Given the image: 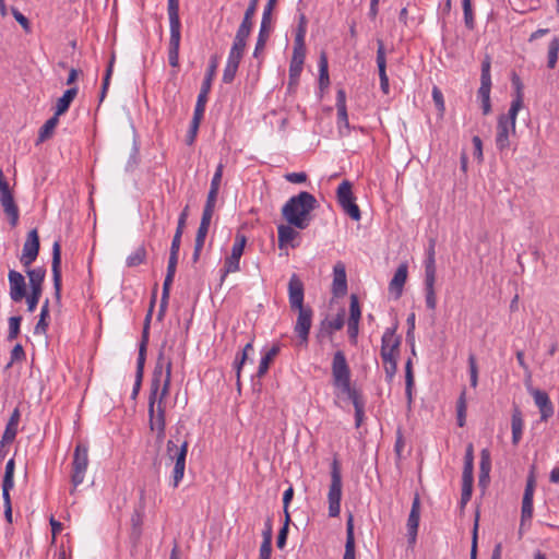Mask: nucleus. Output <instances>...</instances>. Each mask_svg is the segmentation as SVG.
I'll return each mask as SVG.
<instances>
[{
  "mask_svg": "<svg viewBox=\"0 0 559 559\" xmlns=\"http://www.w3.org/2000/svg\"><path fill=\"white\" fill-rule=\"evenodd\" d=\"M319 206L313 194L301 191L292 197L282 207V215L296 228L306 229L311 222V212Z\"/></svg>",
  "mask_w": 559,
  "mask_h": 559,
  "instance_id": "f257e3e1",
  "label": "nucleus"
},
{
  "mask_svg": "<svg viewBox=\"0 0 559 559\" xmlns=\"http://www.w3.org/2000/svg\"><path fill=\"white\" fill-rule=\"evenodd\" d=\"M166 350V343H163L152 374L150 390V393H159L162 391V396L169 394L171 381L173 361Z\"/></svg>",
  "mask_w": 559,
  "mask_h": 559,
  "instance_id": "f03ea898",
  "label": "nucleus"
},
{
  "mask_svg": "<svg viewBox=\"0 0 559 559\" xmlns=\"http://www.w3.org/2000/svg\"><path fill=\"white\" fill-rule=\"evenodd\" d=\"M170 37L168 45V62L173 68L179 66V48L181 39V23L179 17V0H168L167 5Z\"/></svg>",
  "mask_w": 559,
  "mask_h": 559,
  "instance_id": "7ed1b4c3",
  "label": "nucleus"
},
{
  "mask_svg": "<svg viewBox=\"0 0 559 559\" xmlns=\"http://www.w3.org/2000/svg\"><path fill=\"white\" fill-rule=\"evenodd\" d=\"M155 287H157V285H155ZM155 299H156V288H154L152 300L150 304V309L145 316L141 342H140V346H139L135 381H134V385H133V390H132V394H131V397L133 400L136 399V396L140 392L141 385H142V380H143V374H144V366H145V360H146V349H147V344H148L150 323H151V319H152L153 308L155 305Z\"/></svg>",
  "mask_w": 559,
  "mask_h": 559,
  "instance_id": "20e7f679",
  "label": "nucleus"
},
{
  "mask_svg": "<svg viewBox=\"0 0 559 559\" xmlns=\"http://www.w3.org/2000/svg\"><path fill=\"white\" fill-rule=\"evenodd\" d=\"M342 474L338 461L335 459L331 465V484L328 493L329 515L335 518L341 512Z\"/></svg>",
  "mask_w": 559,
  "mask_h": 559,
  "instance_id": "39448f33",
  "label": "nucleus"
},
{
  "mask_svg": "<svg viewBox=\"0 0 559 559\" xmlns=\"http://www.w3.org/2000/svg\"><path fill=\"white\" fill-rule=\"evenodd\" d=\"M88 466V447L82 442H79L74 449L73 461H72V474L71 483L72 489L70 493L73 495L76 487L84 480L85 473Z\"/></svg>",
  "mask_w": 559,
  "mask_h": 559,
  "instance_id": "423d86ee",
  "label": "nucleus"
},
{
  "mask_svg": "<svg viewBox=\"0 0 559 559\" xmlns=\"http://www.w3.org/2000/svg\"><path fill=\"white\" fill-rule=\"evenodd\" d=\"M336 198L338 204L342 206L343 211L354 221H359L361 217L360 210L355 202V197L353 194V185L348 180H343L337 190Z\"/></svg>",
  "mask_w": 559,
  "mask_h": 559,
  "instance_id": "0eeeda50",
  "label": "nucleus"
},
{
  "mask_svg": "<svg viewBox=\"0 0 559 559\" xmlns=\"http://www.w3.org/2000/svg\"><path fill=\"white\" fill-rule=\"evenodd\" d=\"M331 370L333 385L337 389L342 386L347 388L348 383H350L352 372L343 350H337L334 353Z\"/></svg>",
  "mask_w": 559,
  "mask_h": 559,
  "instance_id": "6e6552de",
  "label": "nucleus"
},
{
  "mask_svg": "<svg viewBox=\"0 0 559 559\" xmlns=\"http://www.w3.org/2000/svg\"><path fill=\"white\" fill-rule=\"evenodd\" d=\"M436 258L426 257L425 261V301L429 310H435L437 307V297L435 292L436 283Z\"/></svg>",
  "mask_w": 559,
  "mask_h": 559,
  "instance_id": "1a4fd4ad",
  "label": "nucleus"
},
{
  "mask_svg": "<svg viewBox=\"0 0 559 559\" xmlns=\"http://www.w3.org/2000/svg\"><path fill=\"white\" fill-rule=\"evenodd\" d=\"M168 395L162 396L159 393H150L148 396V425L150 426H166V403L165 400Z\"/></svg>",
  "mask_w": 559,
  "mask_h": 559,
  "instance_id": "9d476101",
  "label": "nucleus"
},
{
  "mask_svg": "<svg viewBox=\"0 0 559 559\" xmlns=\"http://www.w3.org/2000/svg\"><path fill=\"white\" fill-rule=\"evenodd\" d=\"M40 249V241L36 228L28 231L26 240L23 245L22 255L20 262L24 267H29L31 264L37 259Z\"/></svg>",
  "mask_w": 559,
  "mask_h": 559,
  "instance_id": "9b49d317",
  "label": "nucleus"
},
{
  "mask_svg": "<svg viewBox=\"0 0 559 559\" xmlns=\"http://www.w3.org/2000/svg\"><path fill=\"white\" fill-rule=\"evenodd\" d=\"M534 469L535 466H532L531 473L526 479V486L522 500L521 526H523L525 522L530 521L533 516V496L536 486Z\"/></svg>",
  "mask_w": 559,
  "mask_h": 559,
  "instance_id": "f8f14e48",
  "label": "nucleus"
},
{
  "mask_svg": "<svg viewBox=\"0 0 559 559\" xmlns=\"http://www.w3.org/2000/svg\"><path fill=\"white\" fill-rule=\"evenodd\" d=\"M381 342L380 355L383 364L386 365L391 364V361H396L394 353L399 349L401 340L399 336H395V328L386 329L382 335Z\"/></svg>",
  "mask_w": 559,
  "mask_h": 559,
  "instance_id": "ddd939ff",
  "label": "nucleus"
},
{
  "mask_svg": "<svg viewBox=\"0 0 559 559\" xmlns=\"http://www.w3.org/2000/svg\"><path fill=\"white\" fill-rule=\"evenodd\" d=\"M247 242V237L242 234H237L235 243L231 248V253L225 259L224 262V275L239 271L240 258L243 253V249Z\"/></svg>",
  "mask_w": 559,
  "mask_h": 559,
  "instance_id": "4468645a",
  "label": "nucleus"
},
{
  "mask_svg": "<svg viewBox=\"0 0 559 559\" xmlns=\"http://www.w3.org/2000/svg\"><path fill=\"white\" fill-rule=\"evenodd\" d=\"M298 318L295 324V332L297 333L300 344L307 345L309 332L312 323V309L310 307L298 308Z\"/></svg>",
  "mask_w": 559,
  "mask_h": 559,
  "instance_id": "2eb2a0df",
  "label": "nucleus"
},
{
  "mask_svg": "<svg viewBox=\"0 0 559 559\" xmlns=\"http://www.w3.org/2000/svg\"><path fill=\"white\" fill-rule=\"evenodd\" d=\"M52 281L55 288V297L59 302L61 299V245L59 241H55L52 246V261H51Z\"/></svg>",
  "mask_w": 559,
  "mask_h": 559,
  "instance_id": "dca6fc26",
  "label": "nucleus"
},
{
  "mask_svg": "<svg viewBox=\"0 0 559 559\" xmlns=\"http://www.w3.org/2000/svg\"><path fill=\"white\" fill-rule=\"evenodd\" d=\"M305 297L304 283L297 274H293L288 282V300L292 310L302 308Z\"/></svg>",
  "mask_w": 559,
  "mask_h": 559,
  "instance_id": "f3484780",
  "label": "nucleus"
},
{
  "mask_svg": "<svg viewBox=\"0 0 559 559\" xmlns=\"http://www.w3.org/2000/svg\"><path fill=\"white\" fill-rule=\"evenodd\" d=\"M10 285V298L14 302H20L26 297V283L24 276L15 271L10 270L8 274Z\"/></svg>",
  "mask_w": 559,
  "mask_h": 559,
  "instance_id": "a211bd4d",
  "label": "nucleus"
},
{
  "mask_svg": "<svg viewBox=\"0 0 559 559\" xmlns=\"http://www.w3.org/2000/svg\"><path fill=\"white\" fill-rule=\"evenodd\" d=\"M419 519H420V499H419V496L416 493L413 499L412 509H411L408 520H407V535H408V543L411 545H414L416 543L417 532H418V526H419Z\"/></svg>",
  "mask_w": 559,
  "mask_h": 559,
  "instance_id": "6ab92c4d",
  "label": "nucleus"
},
{
  "mask_svg": "<svg viewBox=\"0 0 559 559\" xmlns=\"http://www.w3.org/2000/svg\"><path fill=\"white\" fill-rule=\"evenodd\" d=\"M377 44V66L380 79V88L383 92V94L388 95L390 93V84L386 74L385 48L382 39H378Z\"/></svg>",
  "mask_w": 559,
  "mask_h": 559,
  "instance_id": "aec40b11",
  "label": "nucleus"
},
{
  "mask_svg": "<svg viewBox=\"0 0 559 559\" xmlns=\"http://www.w3.org/2000/svg\"><path fill=\"white\" fill-rule=\"evenodd\" d=\"M530 393L539 408L540 419L547 421L554 415V406L548 394L539 389H531Z\"/></svg>",
  "mask_w": 559,
  "mask_h": 559,
  "instance_id": "412c9836",
  "label": "nucleus"
},
{
  "mask_svg": "<svg viewBox=\"0 0 559 559\" xmlns=\"http://www.w3.org/2000/svg\"><path fill=\"white\" fill-rule=\"evenodd\" d=\"M407 263H401L396 269L392 280L390 281L389 292L394 296L395 299H399L403 294L404 285L407 280Z\"/></svg>",
  "mask_w": 559,
  "mask_h": 559,
  "instance_id": "4be33fe9",
  "label": "nucleus"
},
{
  "mask_svg": "<svg viewBox=\"0 0 559 559\" xmlns=\"http://www.w3.org/2000/svg\"><path fill=\"white\" fill-rule=\"evenodd\" d=\"M188 447H189L188 441H183L180 444L179 450L177 451L175 466H174V471H173V487L174 488H177L183 478Z\"/></svg>",
  "mask_w": 559,
  "mask_h": 559,
  "instance_id": "5701e85b",
  "label": "nucleus"
},
{
  "mask_svg": "<svg viewBox=\"0 0 559 559\" xmlns=\"http://www.w3.org/2000/svg\"><path fill=\"white\" fill-rule=\"evenodd\" d=\"M332 293L335 297H342L347 293V280L345 265L337 262L333 269Z\"/></svg>",
  "mask_w": 559,
  "mask_h": 559,
  "instance_id": "b1692460",
  "label": "nucleus"
},
{
  "mask_svg": "<svg viewBox=\"0 0 559 559\" xmlns=\"http://www.w3.org/2000/svg\"><path fill=\"white\" fill-rule=\"evenodd\" d=\"M490 471H491L490 451L488 449H483L480 452L479 475H478V486L483 490H485L489 485Z\"/></svg>",
  "mask_w": 559,
  "mask_h": 559,
  "instance_id": "393cba45",
  "label": "nucleus"
},
{
  "mask_svg": "<svg viewBox=\"0 0 559 559\" xmlns=\"http://www.w3.org/2000/svg\"><path fill=\"white\" fill-rule=\"evenodd\" d=\"M0 203L3 207V212L9 218L11 227H15L19 223V207L14 201L13 194L0 197Z\"/></svg>",
  "mask_w": 559,
  "mask_h": 559,
  "instance_id": "a878e982",
  "label": "nucleus"
},
{
  "mask_svg": "<svg viewBox=\"0 0 559 559\" xmlns=\"http://www.w3.org/2000/svg\"><path fill=\"white\" fill-rule=\"evenodd\" d=\"M20 411L17 408H15L10 418H9V421L5 426V430L2 435V439H1V445H4L7 443H11L14 441L15 437H16V433H17V425H19V421H20Z\"/></svg>",
  "mask_w": 559,
  "mask_h": 559,
  "instance_id": "bb28decb",
  "label": "nucleus"
},
{
  "mask_svg": "<svg viewBox=\"0 0 559 559\" xmlns=\"http://www.w3.org/2000/svg\"><path fill=\"white\" fill-rule=\"evenodd\" d=\"M343 559H356L355 557V535H354V518L349 513L346 521V543Z\"/></svg>",
  "mask_w": 559,
  "mask_h": 559,
  "instance_id": "cd10ccee",
  "label": "nucleus"
},
{
  "mask_svg": "<svg viewBox=\"0 0 559 559\" xmlns=\"http://www.w3.org/2000/svg\"><path fill=\"white\" fill-rule=\"evenodd\" d=\"M511 132V124L498 120L496 133V147L498 151L503 152L504 150L509 148V135Z\"/></svg>",
  "mask_w": 559,
  "mask_h": 559,
  "instance_id": "c85d7f7f",
  "label": "nucleus"
},
{
  "mask_svg": "<svg viewBox=\"0 0 559 559\" xmlns=\"http://www.w3.org/2000/svg\"><path fill=\"white\" fill-rule=\"evenodd\" d=\"M277 236H278V247L280 249H283L287 245H290L293 248L296 247V245L293 242L296 237L298 236V231L294 229V226L292 225H280L277 227Z\"/></svg>",
  "mask_w": 559,
  "mask_h": 559,
  "instance_id": "c756f323",
  "label": "nucleus"
},
{
  "mask_svg": "<svg viewBox=\"0 0 559 559\" xmlns=\"http://www.w3.org/2000/svg\"><path fill=\"white\" fill-rule=\"evenodd\" d=\"M522 106H523V99H521V97H514L513 100L511 102V106L509 108L508 114L500 115L498 118V120L503 121L508 124H511L512 133L515 132L516 116H518V112L520 111V109L522 108Z\"/></svg>",
  "mask_w": 559,
  "mask_h": 559,
  "instance_id": "7c9ffc66",
  "label": "nucleus"
},
{
  "mask_svg": "<svg viewBox=\"0 0 559 559\" xmlns=\"http://www.w3.org/2000/svg\"><path fill=\"white\" fill-rule=\"evenodd\" d=\"M78 87H71L63 93V95L57 100L55 111L56 116H61L68 111L71 103L78 95Z\"/></svg>",
  "mask_w": 559,
  "mask_h": 559,
  "instance_id": "2f4dec72",
  "label": "nucleus"
},
{
  "mask_svg": "<svg viewBox=\"0 0 559 559\" xmlns=\"http://www.w3.org/2000/svg\"><path fill=\"white\" fill-rule=\"evenodd\" d=\"M523 426H524V423H523V418H522V413L518 407H515L513 409L512 418H511L512 443L514 445H516L522 438Z\"/></svg>",
  "mask_w": 559,
  "mask_h": 559,
  "instance_id": "473e14b6",
  "label": "nucleus"
},
{
  "mask_svg": "<svg viewBox=\"0 0 559 559\" xmlns=\"http://www.w3.org/2000/svg\"><path fill=\"white\" fill-rule=\"evenodd\" d=\"M336 109H337V122L344 124L346 128L349 127L348 115L346 108V94L344 90H338L336 93Z\"/></svg>",
  "mask_w": 559,
  "mask_h": 559,
  "instance_id": "72a5a7b5",
  "label": "nucleus"
},
{
  "mask_svg": "<svg viewBox=\"0 0 559 559\" xmlns=\"http://www.w3.org/2000/svg\"><path fill=\"white\" fill-rule=\"evenodd\" d=\"M490 91L491 83L480 82V86L477 91V97L480 100L481 110L485 116L491 112Z\"/></svg>",
  "mask_w": 559,
  "mask_h": 559,
  "instance_id": "f704fd0d",
  "label": "nucleus"
},
{
  "mask_svg": "<svg viewBox=\"0 0 559 559\" xmlns=\"http://www.w3.org/2000/svg\"><path fill=\"white\" fill-rule=\"evenodd\" d=\"M271 26H272L271 22L263 21V20L261 21L260 31H259L254 52H253V56L255 58L259 57V53L261 51H263V49L266 45V41H267V39L270 37V33H271Z\"/></svg>",
  "mask_w": 559,
  "mask_h": 559,
  "instance_id": "c9c22d12",
  "label": "nucleus"
},
{
  "mask_svg": "<svg viewBox=\"0 0 559 559\" xmlns=\"http://www.w3.org/2000/svg\"><path fill=\"white\" fill-rule=\"evenodd\" d=\"M413 388H414L413 362H412V359L409 358L405 364V395H406L408 408L412 407V403H413Z\"/></svg>",
  "mask_w": 559,
  "mask_h": 559,
  "instance_id": "e433bc0d",
  "label": "nucleus"
},
{
  "mask_svg": "<svg viewBox=\"0 0 559 559\" xmlns=\"http://www.w3.org/2000/svg\"><path fill=\"white\" fill-rule=\"evenodd\" d=\"M280 353V346L278 345H273L264 355L263 357L261 358V361H260V365H259V368H258V371H257V376L259 378L263 377L269 368H270V365L271 362L274 360V358L278 355Z\"/></svg>",
  "mask_w": 559,
  "mask_h": 559,
  "instance_id": "4c0bfd02",
  "label": "nucleus"
},
{
  "mask_svg": "<svg viewBox=\"0 0 559 559\" xmlns=\"http://www.w3.org/2000/svg\"><path fill=\"white\" fill-rule=\"evenodd\" d=\"M26 269V274L29 280L31 288H43V284L46 277V269L43 266L35 267V269Z\"/></svg>",
  "mask_w": 559,
  "mask_h": 559,
  "instance_id": "58836bf2",
  "label": "nucleus"
},
{
  "mask_svg": "<svg viewBox=\"0 0 559 559\" xmlns=\"http://www.w3.org/2000/svg\"><path fill=\"white\" fill-rule=\"evenodd\" d=\"M58 122H59V116H56V114H55L39 129L37 142L41 143V142H45L46 140H48L53 134L55 128L57 127Z\"/></svg>",
  "mask_w": 559,
  "mask_h": 559,
  "instance_id": "ea45409f",
  "label": "nucleus"
},
{
  "mask_svg": "<svg viewBox=\"0 0 559 559\" xmlns=\"http://www.w3.org/2000/svg\"><path fill=\"white\" fill-rule=\"evenodd\" d=\"M330 84L329 63L325 52L320 55L319 59V86L321 90L326 88Z\"/></svg>",
  "mask_w": 559,
  "mask_h": 559,
  "instance_id": "a19ab883",
  "label": "nucleus"
},
{
  "mask_svg": "<svg viewBox=\"0 0 559 559\" xmlns=\"http://www.w3.org/2000/svg\"><path fill=\"white\" fill-rule=\"evenodd\" d=\"M115 61H116V56L112 52L111 57H110V60L108 62V66H107L104 79H103L102 90H100V94H99V103H102L105 99L106 95H107V92H108V88H109V84H110V80H111V75H112V72H114Z\"/></svg>",
  "mask_w": 559,
  "mask_h": 559,
  "instance_id": "79ce46f5",
  "label": "nucleus"
},
{
  "mask_svg": "<svg viewBox=\"0 0 559 559\" xmlns=\"http://www.w3.org/2000/svg\"><path fill=\"white\" fill-rule=\"evenodd\" d=\"M14 468L15 463L13 459H10L7 462L5 465V472L2 480V491L7 493V491H10L14 486Z\"/></svg>",
  "mask_w": 559,
  "mask_h": 559,
  "instance_id": "37998d69",
  "label": "nucleus"
},
{
  "mask_svg": "<svg viewBox=\"0 0 559 559\" xmlns=\"http://www.w3.org/2000/svg\"><path fill=\"white\" fill-rule=\"evenodd\" d=\"M474 476L462 475L461 508H464L471 500L473 492Z\"/></svg>",
  "mask_w": 559,
  "mask_h": 559,
  "instance_id": "c03bdc74",
  "label": "nucleus"
},
{
  "mask_svg": "<svg viewBox=\"0 0 559 559\" xmlns=\"http://www.w3.org/2000/svg\"><path fill=\"white\" fill-rule=\"evenodd\" d=\"M143 514L135 510L131 516V539L136 543L142 534Z\"/></svg>",
  "mask_w": 559,
  "mask_h": 559,
  "instance_id": "a18cd8bd",
  "label": "nucleus"
},
{
  "mask_svg": "<svg viewBox=\"0 0 559 559\" xmlns=\"http://www.w3.org/2000/svg\"><path fill=\"white\" fill-rule=\"evenodd\" d=\"M305 52H293V57L289 64L290 76H300L305 62Z\"/></svg>",
  "mask_w": 559,
  "mask_h": 559,
  "instance_id": "49530a36",
  "label": "nucleus"
},
{
  "mask_svg": "<svg viewBox=\"0 0 559 559\" xmlns=\"http://www.w3.org/2000/svg\"><path fill=\"white\" fill-rule=\"evenodd\" d=\"M465 396H466V392H465V390H463L462 393L460 394L457 402H456V418H457V425L460 427H464L465 421H466L467 405H466Z\"/></svg>",
  "mask_w": 559,
  "mask_h": 559,
  "instance_id": "de8ad7c7",
  "label": "nucleus"
},
{
  "mask_svg": "<svg viewBox=\"0 0 559 559\" xmlns=\"http://www.w3.org/2000/svg\"><path fill=\"white\" fill-rule=\"evenodd\" d=\"M146 259V249L144 246H140L136 250L127 258V265L129 267L138 266L142 264Z\"/></svg>",
  "mask_w": 559,
  "mask_h": 559,
  "instance_id": "09e8293b",
  "label": "nucleus"
},
{
  "mask_svg": "<svg viewBox=\"0 0 559 559\" xmlns=\"http://www.w3.org/2000/svg\"><path fill=\"white\" fill-rule=\"evenodd\" d=\"M559 53V38L555 37L551 39L548 46V61L547 67L554 69L556 67Z\"/></svg>",
  "mask_w": 559,
  "mask_h": 559,
  "instance_id": "8fccbe9b",
  "label": "nucleus"
},
{
  "mask_svg": "<svg viewBox=\"0 0 559 559\" xmlns=\"http://www.w3.org/2000/svg\"><path fill=\"white\" fill-rule=\"evenodd\" d=\"M474 449L473 444L469 443L466 447L465 456H464V467L463 475L474 476Z\"/></svg>",
  "mask_w": 559,
  "mask_h": 559,
  "instance_id": "3c124183",
  "label": "nucleus"
},
{
  "mask_svg": "<svg viewBox=\"0 0 559 559\" xmlns=\"http://www.w3.org/2000/svg\"><path fill=\"white\" fill-rule=\"evenodd\" d=\"M340 390L343 394H346L347 397L353 402L354 408L356 407V403H357V405L358 404L365 405V401L361 396V393L357 389L353 388L350 385V383H348L347 388L342 386V388H340Z\"/></svg>",
  "mask_w": 559,
  "mask_h": 559,
  "instance_id": "603ef678",
  "label": "nucleus"
},
{
  "mask_svg": "<svg viewBox=\"0 0 559 559\" xmlns=\"http://www.w3.org/2000/svg\"><path fill=\"white\" fill-rule=\"evenodd\" d=\"M22 317L21 316H14L9 318V333H8V341L12 342L15 340L20 334V328H21Z\"/></svg>",
  "mask_w": 559,
  "mask_h": 559,
  "instance_id": "864d4df0",
  "label": "nucleus"
},
{
  "mask_svg": "<svg viewBox=\"0 0 559 559\" xmlns=\"http://www.w3.org/2000/svg\"><path fill=\"white\" fill-rule=\"evenodd\" d=\"M41 294H43V288H36V289L31 288L29 295L26 294V297H24L26 299L27 311H29V312L35 311V309L39 302Z\"/></svg>",
  "mask_w": 559,
  "mask_h": 559,
  "instance_id": "5fc2aeb1",
  "label": "nucleus"
},
{
  "mask_svg": "<svg viewBox=\"0 0 559 559\" xmlns=\"http://www.w3.org/2000/svg\"><path fill=\"white\" fill-rule=\"evenodd\" d=\"M289 522H290V514H289V512H286L284 524H283L282 528L280 530L277 539H276V546L280 549H283L286 544L288 530H289Z\"/></svg>",
  "mask_w": 559,
  "mask_h": 559,
  "instance_id": "6e6d98bb",
  "label": "nucleus"
},
{
  "mask_svg": "<svg viewBox=\"0 0 559 559\" xmlns=\"http://www.w3.org/2000/svg\"><path fill=\"white\" fill-rule=\"evenodd\" d=\"M361 317V310L359 305V299L357 295H350V304H349V319L348 321H358Z\"/></svg>",
  "mask_w": 559,
  "mask_h": 559,
  "instance_id": "4d7b16f0",
  "label": "nucleus"
},
{
  "mask_svg": "<svg viewBox=\"0 0 559 559\" xmlns=\"http://www.w3.org/2000/svg\"><path fill=\"white\" fill-rule=\"evenodd\" d=\"M216 68H217V61H216V57H214V58H212L211 64L209 66V68L206 70V74L204 76L201 87L211 90L212 82H213V79L216 73Z\"/></svg>",
  "mask_w": 559,
  "mask_h": 559,
  "instance_id": "13d9d810",
  "label": "nucleus"
},
{
  "mask_svg": "<svg viewBox=\"0 0 559 559\" xmlns=\"http://www.w3.org/2000/svg\"><path fill=\"white\" fill-rule=\"evenodd\" d=\"M462 5H463L465 26L468 29H473L475 26V22H474V15H473L471 0H463Z\"/></svg>",
  "mask_w": 559,
  "mask_h": 559,
  "instance_id": "bf43d9fd",
  "label": "nucleus"
},
{
  "mask_svg": "<svg viewBox=\"0 0 559 559\" xmlns=\"http://www.w3.org/2000/svg\"><path fill=\"white\" fill-rule=\"evenodd\" d=\"M468 367H469L471 385L473 388H476L477 383H478V367H477L476 357L474 354H471L468 356Z\"/></svg>",
  "mask_w": 559,
  "mask_h": 559,
  "instance_id": "052dcab7",
  "label": "nucleus"
},
{
  "mask_svg": "<svg viewBox=\"0 0 559 559\" xmlns=\"http://www.w3.org/2000/svg\"><path fill=\"white\" fill-rule=\"evenodd\" d=\"M432 99L436 107L438 108L440 117H442L445 110L444 98L441 90L438 86L432 87Z\"/></svg>",
  "mask_w": 559,
  "mask_h": 559,
  "instance_id": "680f3d73",
  "label": "nucleus"
},
{
  "mask_svg": "<svg viewBox=\"0 0 559 559\" xmlns=\"http://www.w3.org/2000/svg\"><path fill=\"white\" fill-rule=\"evenodd\" d=\"M11 12L15 21L23 27V29L25 32H29L31 23L25 15H23L16 8H11Z\"/></svg>",
  "mask_w": 559,
  "mask_h": 559,
  "instance_id": "e2e57ef3",
  "label": "nucleus"
},
{
  "mask_svg": "<svg viewBox=\"0 0 559 559\" xmlns=\"http://www.w3.org/2000/svg\"><path fill=\"white\" fill-rule=\"evenodd\" d=\"M176 265L168 264L167 272L163 284V290L170 292L171 284L176 274Z\"/></svg>",
  "mask_w": 559,
  "mask_h": 559,
  "instance_id": "0e129e2a",
  "label": "nucleus"
},
{
  "mask_svg": "<svg viewBox=\"0 0 559 559\" xmlns=\"http://www.w3.org/2000/svg\"><path fill=\"white\" fill-rule=\"evenodd\" d=\"M490 64V58L486 56V58L481 62L480 82L491 83Z\"/></svg>",
  "mask_w": 559,
  "mask_h": 559,
  "instance_id": "69168bd1",
  "label": "nucleus"
},
{
  "mask_svg": "<svg viewBox=\"0 0 559 559\" xmlns=\"http://www.w3.org/2000/svg\"><path fill=\"white\" fill-rule=\"evenodd\" d=\"M49 318V313H44V312H40L39 314V320L37 322V324L35 325V334H45L47 332V329H48V321L47 319Z\"/></svg>",
  "mask_w": 559,
  "mask_h": 559,
  "instance_id": "338daca9",
  "label": "nucleus"
},
{
  "mask_svg": "<svg viewBox=\"0 0 559 559\" xmlns=\"http://www.w3.org/2000/svg\"><path fill=\"white\" fill-rule=\"evenodd\" d=\"M284 178L292 183H304L307 181L308 176L306 173H287L284 175Z\"/></svg>",
  "mask_w": 559,
  "mask_h": 559,
  "instance_id": "774afa93",
  "label": "nucleus"
}]
</instances>
